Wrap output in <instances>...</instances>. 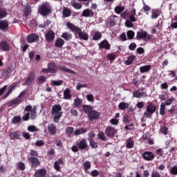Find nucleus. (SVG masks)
<instances>
[{"mask_svg":"<svg viewBox=\"0 0 177 177\" xmlns=\"http://www.w3.org/2000/svg\"><path fill=\"white\" fill-rule=\"evenodd\" d=\"M66 26L72 32L77 34L80 39H82L83 41H88L89 39V35L87 32H82V30L80 27L75 26V25L71 22H67Z\"/></svg>","mask_w":177,"mask_h":177,"instance_id":"f257e3e1","label":"nucleus"},{"mask_svg":"<svg viewBox=\"0 0 177 177\" xmlns=\"http://www.w3.org/2000/svg\"><path fill=\"white\" fill-rule=\"evenodd\" d=\"M47 67H48L50 74H56V73H57V69L58 68L61 71H64L65 73H68L69 74H77V73H75L73 70L68 68L66 66L59 65L57 67V65H56V63H55V62L48 63V65H47Z\"/></svg>","mask_w":177,"mask_h":177,"instance_id":"f03ea898","label":"nucleus"},{"mask_svg":"<svg viewBox=\"0 0 177 177\" xmlns=\"http://www.w3.org/2000/svg\"><path fill=\"white\" fill-rule=\"evenodd\" d=\"M39 153L38 151L30 150L28 155V161L30 164L31 168H38L41 165V161L38 158Z\"/></svg>","mask_w":177,"mask_h":177,"instance_id":"7ed1b4c3","label":"nucleus"},{"mask_svg":"<svg viewBox=\"0 0 177 177\" xmlns=\"http://www.w3.org/2000/svg\"><path fill=\"white\" fill-rule=\"evenodd\" d=\"M62 108L60 104H55L51 109V115L53 117V122L58 124L60 118L63 115Z\"/></svg>","mask_w":177,"mask_h":177,"instance_id":"20e7f679","label":"nucleus"},{"mask_svg":"<svg viewBox=\"0 0 177 177\" xmlns=\"http://www.w3.org/2000/svg\"><path fill=\"white\" fill-rule=\"evenodd\" d=\"M156 111H157V105L149 102L147 106L146 111L143 113L142 121L145 122L146 120H145V118H151L153 117V114H154Z\"/></svg>","mask_w":177,"mask_h":177,"instance_id":"39448f33","label":"nucleus"},{"mask_svg":"<svg viewBox=\"0 0 177 177\" xmlns=\"http://www.w3.org/2000/svg\"><path fill=\"white\" fill-rule=\"evenodd\" d=\"M38 12L41 16H48L50 12H52V8L50 4L48 2H45L39 7Z\"/></svg>","mask_w":177,"mask_h":177,"instance_id":"423d86ee","label":"nucleus"},{"mask_svg":"<svg viewBox=\"0 0 177 177\" xmlns=\"http://www.w3.org/2000/svg\"><path fill=\"white\" fill-rule=\"evenodd\" d=\"M136 39H142V41L147 42L153 39V35L147 34L146 30H140L137 32Z\"/></svg>","mask_w":177,"mask_h":177,"instance_id":"0eeeda50","label":"nucleus"},{"mask_svg":"<svg viewBox=\"0 0 177 177\" xmlns=\"http://www.w3.org/2000/svg\"><path fill=\"white\" fill-rule=\"evenodd\" d=\"M118 20V17L117 15H112L108 17L107 20L106 21V26L109 28L111 27H114L117 24V21Z\"/></svg>","mask_w":177,"mask_h":177,"instance_id":"6e6552de","label":"nucleus"},{"mask_svg":"<svg viewBox=\"0 0 177 177\" xmlns=\"http://www.w3.org/2000/svg\"><path fill=\"white\" fill-rule=\"evenodd\" d=\"M117 132H118V131L111 126H108L105 129V133L108 138H114L117 134Z\"/></svg>","mask_w":177,"mask_h":177,"instance_id":"1a4fd4ad","label":"nucleus"},{"mask_svg":"<svg viewBox=\"0 0 177 177\" xmlns=\"http://www.w3.org/2000/svg\"><path fill=\"white\" fill-rule=\"evenodd\" d=\"M26 41L28 44H34V42H39V36L35 33H31L27 36Z\"/></svg>","mask_w":177,"mask_h":177,"instance_id":"9d476101","label":"nucleus"},{"mask_svg":"<svg viewBox=\"0 0 177 177\" xmlns=\"http://www.w3.org/2000/svg\"><path fill=\"white\" fill-rule=\"evenodd\" d=\"M76 146L78 147L80 150H86L89 146L88 145V141L86 138H82L80 142L76 143Z\"/></svg>","mask_w":177,"mask_h":177,"instance_id":"9b49d317","label":"nucleus"},{"mask_svg":"<svg viewBox=\"0 0 177 177\" xmlns=\"http://www.w3.org/2000/svg\"><path fill=\"white\" fill-rule=\"evenodd\" d=\"M154 153L151 151H145L142 153V158L145 161H153L154 160Z\"/></svg>","mask_w":177,"mask_h":177,"instance_id":"f8f14e48","label":"nucleus"},{"mask_svg":"<svg viewBox=\"0 0 177 177\" xmlns=\"http://www.w3.org/2000/svg\"><path fill=\"white\" fill-rule=\"evenodd\" d=\"M99 117H100V113L96 110L91 111L88 114V118L89 121H93V120H97Z\"/></svg>","mask_w":177,"mask_h":177,"instance_id":"ddd939ff","label":"nucleus"},{"mask_svg":"<svg viewBox=\"0 0 177 177\" xmlns=\"http://www.w3.org/2000/svg\"><path fill=\"white\" fill-rule=\"evenodd\" d=\"M55 32L52 30H50L45 35V38L47 42H53L55 41Z\"/></svg>","mask_w":177,"mask_h":177,"instance_id":"4468645a","label":"nucleus"},{"mask_svg":"<svg viewBox=\"0 0 177 177\" xmlns=\"http://www.w3.org/2000/svg\"><path fill=\"white\" fill-rule=\"evenodd\" d=\"M0 30L3 32H6L9 30V21L8 20L0 21Z\"/></svg>","mask_w":177,"mask_h":177,"instance_id":"2eb2a0df","label":"nucleus"},{"mask_svg":"<svg viewBox=\"0 0 177 177\" xmlns=\"http://www.w3.org/2000/svg\"><path fill=\"white\" fill-rule=\"evenodd\" d=\"M99 49H106V50H110V48H111V45L109 44V41L107 39H104L102 41L99 45Z\"/></svg>","mask_w":177,"mask_h":177,"instance_id":"dca6fc26","label":"nucleus"},{"mask_svg":"<svg viewBox=\"0 0 177 177\" xmlns=\"http://www.w3.org/2000/svg\"><path fill=\"white\" fill-rule=\"evenodd\" d=\"M34 80H35V73H34V72H31L26 77V80L25 81V85L30 86V85H31V84L34 82Z\"/></svg>","mask_w":177,"mask_h":177,"instance_id":"f3484780","label":"nucleus"},{"mask_svg":"<svg viewBox=\"0 0 177 177\" xmlns=\"http://www.w3.org/2000/svg\"><path fill=\"white\" fill-rule=\"evenodd\" d=\"M48 131L50 135H56V133H57V127H56V124H55L54 123H50L48 126Z\"/></svg>","mask_w":177,"mask_h":177,"instance_id":"a211bd4d","label":"nucleus"},{"mask_svg":"<svg viewBox=\"0 0 177 177\" xmlns=\"http://www.w3.org/2000/svg\"><path fill=\"white\" fill-rule=\"evenodd\" d=\"M0 50L3 52H9L10 50V46L6 41H2L0 42Z\"/></svg>","mask_w":177,"mask_h":177,"instance_id":"6ab92c4d","label":"nucleus"},{"mask_svg":"<svg viewBox=\"0 0 177 177\" xmlns=\"http://www.w3.org/2000/svg\"><path fill=\"white\" fill-rule=\"evenodd\" d=\"M46 176V169L42 168L37 169L35 174V177H45Z\"/></svg>","mask_w":177,"mask_h":177,"instance_id":"aec40b11","label":"nucleus"},{"mask_svg":"<svg viewBox=\"0 0 177 177\" xmlns=\"http://www.w3.org/2000/svg\"><path fill=\"white\" fill-rule=\"evenodd\" d=\"M23 100L21 99L15 98L7 102V106L8 107H12V106H15V104H20L22 103Z\"/></svg>","mask_w":177,"mask_h":177,"instance_id":"412c9836","label":"nucleus"},{"mask_svg":"<svg viewBox=\"0 0 177 177\" xmlns=\"http://www.w3.org/2000/svg\"><path fill=\"white\" fill-rule=\"evenodd\" d=\"M10 138L12 140H19L20 139V131H12L10 133Z\"/></svg>","mask_w":177,"mask_h":177,"instance_id":"4be33fe9","label":"nucleus"},{"mask_svg":"<svg viewBox=\"0 0 177 177\" xmlns=\"http://www.w3.org/2000/svg\"><path fill=\"white\" fill-rule=\"evenodd\" d=\"M64 45V40L63 39L60 37H58L56 39L55 42V48H59V49H62Z\"/></svg>","mask_w":177,"mask_h":177,"instance_id":"5701e85b","label":"nucleus"},{"mask_svg":"<svg viewBox=\"0 0 177 177\" xmlns=\"http://www.w3.org/2000/svg\"><path fill=\"white\" fill-rule=\"evenodd\" d=\"M86 132H88V129L84 127H81L75 130L73 132V135H75V136H78L79 135L86 133Z\"/></svg>","mask_w":177,"mask_h":177,"instance_id":"b1692460","label":"nucleus"},{"mask_svg":"<svg viewBox=\"0 0 177 177\" xmlns=\"http://www.w3.org/2000/svg\"><path fill=\"white\" fill-rule=\"evenodd\" d=\"M94 15L95 12H93L92 10H90L89 8L84 10L82 13V17H89V16H94Z\"/></svg>","mask_w":177,"mask_h":177,"instance_id":"393cba45","label":"nucleus"},{"mask_svg":"<svg viewBox=\"0 0 177 177\" xmlns=\"http://www.w3.org/2000/svg\"><path fill=\"white\" fill-rule=\"evenodd\" d=\"M151 70V65H145L140 67V73L145 74V73H149Z\"/></svg>","mask_w":177,"mask_h":177,"instance_id":"a878e982","label":"nucleus"},{"mask_svg":"<svg viewBox=\"0 0 177 177\" xmlns=\"http://www.w3.org/2000/svg\"><path fill=\"white\" fill-rule=\"evenodd\" d=\"M71 91L68 88H66L64 91V99H65L66 100H71Z\"/></svg>","mask_w":177,"mask_h":177,"instance_id":"bb28decb","label":"nucleus"},{"mask_svg":"<svg viewBox=\"0 0 177 177\" xmlns=\"http://www.w3.org/2000/svg\"><path fill=\"white\" fill-rule=\"evenodd\" d=\"M133 146H135V141L133 139H132V138H128L126 142V148L133 149Z\"/></svg>","mask_w":177,"mask_h":177,"instance_id":"cd10ccee","label":"nucleus"},{"mask_svg":"<svg viewBox=\"0 0 177 177\" xmlns=\"http://www.w3.org/2000/svg\"><path fill=\"white\" fill-rule=\"evenodd\" d=\"M160 15H161V11H160V10L158 9H153L151 10V19H157Z\"/></svg>","mask_w":177,"mask_h":177,"instance_id":"c85d7f7f","label":"nucleus"},{"mask_svg":"<svg viewBox=\"0 0 177 177\" xmlns=\"http://www.w3.org/2000/svg\"><path fill=\"white\" fill-rule=\"evenodd\" d=\"M71 10L70 8H68L67 7H64L62 10V15L64 17H70L71 16Z\"/></svg>","mask_w":177,"mask_h":177,"instance_id":"c756f323","label":"nucleus"},{"mask_svg":"<svg viewBox=\"0 0 177 177\" xmlns=\"http://www.w3.org/2000/svg\"><path fill=\"white\" fill-rule=\"evenodd\" d=\"M60 164H63V159L59 158L54 162V168L57 171H60Z\"/></svg>","mask_w":177,"mask_h":177,"instance_id":"7c9ffc66","label":"nucleus"},{"mask_svg":"<svg viewBox=\"0 0 177 177\" xmlns=\"http://www.w3.org/2000/svg\"><path fill=\"white\" fill-rule=\"evenodd\" d=\"M62 38L65 39V41H70L73 38V35L70 34L68 32H64L62 33Z\"/></svg>","mask_w":177,"mask_h":177,"instance_id":"2f4dec72","label":"nucleus"},{"mask_svg":"<svg viewBox=\"0 0 177 177\" xmlns=\"http://www.w3.org/2000/svg\"><path fill=\"white\" fill-rule=\"evenodd\" d=\"M31 12H32L31 6L28 5L25 6L24 9V13L25 17H28L30 15Z\"/></svg>","mask_w":177,"mask_h":177,"instance_id":"473e14b6","label":"nucleus"},{"mask_svg":"<svg viewBox=\"0 0 177 177\" xmlns=\"http://www.w3.org/2000/svg\"><path fill=\"white\" fill-rule=\"evenodd\" d=\"M135 59H136V56L135 55H130L127 60H126L125 62V64L127 66H131V64H132L135 60Z\"/></svg>","mask_w":177,"mask_h":177,"instance_id":"72a5a7b5","label":"nucleus"},{"mask_svg":"<svg viewBox=\"0 0 177 177\" xmlns=\"http://www.w3.org/2000/svg\"><path fill=\"white\" fill-rule=\"evenodd\" d=\"M10 73H12V69L10 68V67H8V68L4 69L1 72V75H2V77H3V78H6V77H8V75H9V74H10Z\"/></svg>","mask_w":177,"mask_h":177,"instance_id":"f704fd0d","label":"nucleus"},{"mask_svg":"<svg viewBox=\"0 0 177 177\" xmlns=\"http://www.w3.org/2000/svg\"><path fill=\"white\" fill-rule=\"evenodd\" d=\"M98 139L102 140V142H106L107 140V138H106V134L103 131H99L97 133Z\"/></svg>","mask_w":177,"mask_h":177,"instance_id":"c9c22d12","label":"nucleus"},{"mask_svg":"<svg viewBox=\"0 0 177 177\" xmlns=\"http://www.w3.org/2000/svg\"><path fill=\"white\" fill-rule=\"evenodd\" d=\"M65 132L67 136H71L73 133H74V127H68L65 129Z\"/></svg>","mask_w":177,"mask_h":177,"instance_id":"e433bc0d","label":"nucleus"},{"mask_svg":"<svg viewBox=\"0 0 177 177\" xmlns=\"http://www.w3.org/2000/svg\"><path fill=\"white\" fill-rule=\"evenodd\" d=\"M6 16H8V12H6V9L0 7V20L1 19H5Z\"/></svg>","mask_w":177,"mask_h":177,"instance_id":"4c0bfd02","label":"nucleus"},{"mask_svg":"<svg viewBox=\"0 0 177 177\" xmlns=\"http://www.w3.org/2000/svg\"><path fill=\"white\" fill-rule=\"evenodd\" d=\"M82 109L84 111L85 114H89L92 111V106L90 105H83Z\"/></svg>","mask_w":177,"mask_h":177,"instance_id":"58836bf2","label":"nucleus"},{"mask_svg":"<svg viewBox=\"0 0 177 177\" xmlns=\"http://www.w3.org/2000/svg\"><path fill=\"white\" fill-rule=\"evenodd\" d=\"M82 104V100L80 97H77L74 100L73 106L74 107H80Z\"/></svg>","mask_w":177,"mask_h":177,"instance_id":"ea45409f","label":"nucleus"},{"mask_svg":"<svg viewBox=\"0 0 177 177\" xmlns=\"http://www.w3.org/2000/svg\"><path fill=\"white\" fill-rule=\"evenodd\" d=\"M91 167H92V165L91 164L90 161H85L83 163V167L85 172H86V171H88V169H91Z\"/></svg>","mask_w":177,"mask_h":177,"instance_id":"a19ab883","label":"nucleus"},{"mask_svg":"<svg viewBox=\"0 0 177 177\" xmlns=\"http://www.w3.org/2000/svg\"><path fill=\"white\" fill-rule=\"evenodd\" d=\"M129 107V104L127 102H120L118 105L120 110H127Z\"/></svg>","mask_w":177,"mask_h":177,"instance_id":"79ce46f5","label":"nucleus"},{"mask_svg":"<svg viewBox=\"0 0 177 177\" xmlns=\"http://www.w3.org/2000/svg\"><path fill=\"white\" fill-rule=\"evenodd\" d=\"M71 3L73 8H74V9L80 10L82 8V4L80 3H77L75 1H71Z\"/></svg>","mask_w":177,"mask_h":177,"instance_id":"37998d69","label":"nucleus"},{"mask_svg":"<svg viewBox=\"0 0 177 177\" xmlns=\"http://www.w3.org/2000/svg\"><path fill=\"white\" fill-rule=\"evenodd\" d=\"M88 142L91 149H97L98 144L93 139H91L90 140H88Z\"/></svg>","mask_w":177,"mask_h":177,"instance_id":"c03bdc74","label":"nucleus"},{"mask_svg":"<svg viewBox=\"0 0 177 177\" xmlns=\"http://www.w3.org/2000/svg\"><path fill=\"white\" fill-rule=\"evenodd\" d=\"M124 10L125 7L118 6L115 8V13H117V15H120V13L124 12Z\"/></svg>","mask_w":177,"mask_h":177,"instance_id":"a18cd8bd","label":"nucleus"},{"mask_svg":"<svg viewBox=\"0 0 177 177\" xmlns=\"http://www.w3.org/2000/svg\"><path fill=\"white\" fill-rule=\"evenodd\" d=\"M102 33H100V32H95L94 33V35L93 36V39L94 41H99V39H102Z\"/></svg>","mask_w":177,"mask_h":177,"instance_id":"49530a36","label":"nucleus"},{"mask_svg":"<svg viewBox=\"0 0 177 177\" xmlns=\"http://www.w3.org/2000/svg\"><path fill=\"white\" fill-rule=\"evenodd\" d=\"M12 124H19V122H21V117L20 116H15L12 120Z\"/></svg>","mask_w":177,"mask_h":177,"instance_id":"de8ad7c7","label":"nucleus"},{"mask_svg":"<svg viewBox=\"0 0 177 177\" xmlns=\"http://www.w3.org/2000/svg\"><path fill=\"white\" fill-rule=\"evenodd\" d=\"M128 39H133L135 38V32L133 30H129L127 32Z\"/></svg>","mask_w":177,"mask_h":177,"instance_id":"09e8293b","label":"nucleus"},{"mask_svg":"<svg viewBox=\"0 0 177 177\" xmlns=\"http://www.w3.org/2000/svg\"><path fill=\"white\" fill-rule=\"evenodd\" d=\"M160 132L162 135H168V127L167 126H162L160 129Z\"/></svg>","mask_w":177,"mask_h":177,"instance_id":"8fccbe9b","label":"nucleus"},{"mask_svg":"<svg viewBox=\"0 0 177 177\" xmlns=\"http://www.w3.org/2000/svg\"><path fill=\"white\" fill-rule=\"evenodd\" d=\"M160 115H165V104L164 102H162L160 104Z\"/></svg>","mask_w":177,"mask_h":177,"instance_id":"3c124183","label":"nucleus"},{"mask_svg":"<svg viewBox=\"0 0 177 177\" xmlns=\"http://www.w3.org/2000/svg\"><path fill=\"white\" fill-rule=\"evenodd\" d=\"M46 82V77L45 75H41L38 77L37 82L38 84H44Z\"/></svg>","mask_w":177,"mask_h":177,"instance_id":"603ef678","label":"nucleus"},{"mask_svg":"<svg viewBox=\"0 0 177 177\" xmlns=\"http://www.w3.org/2000/svg\"><path fill=\"white\" fill-rule=\"evenodd\" d=\"M28 131H29V132H38V131H39V129L37 128V127L34 125H32L28 127Z\"/></svg>","mask_w":177,"mask_h":177,"instance_id":"864d4df0","label":"nucleus"},{"mask_svg":"<svg viewBox=\"0 0 177 177\" xmlns=\"http://www.w3.org/2000/svg\"><path fill=\"white\" fill-rule=\"evenodd\" d=\"M143 7L142 9L144 12H150L151 10V8L146 4L145 1L142 0Z\"/></svg>","mask_w":177,"mask_h":177,"instance_id":"5fc2aeb1","label":"nucleus"},{"mask_svg":"<svg viewBox=\"0 0 177 177\" xmlns=\"http://www.w3.org/2000/svg\"><path fill=\"white\" fill-rule=\"evenodd\" d=\"M17 167L20 171H24V169H26V164L23 162H18Z\"/></svg>","mask_w":177,"mask_h":177,"instance_id":"6e6d98bb","label":"nucleus"},{"mask_svg":"<svg viewBox=\"0 0 177 177\" xmlns=\"http://www.w3.org/2000/svg\"><path fill=\"white\" fill-rule=\"evenodd\" d=\"M175 102V98L171 97L168 100H167L165 102V106H171V103H174Z\"/></svg>","mask_w":177,"mask_h":177,"instance_id":"4d7b16f0","label":"nucleus"},{"mask_svg":"<svg viewBox=\"0 0 177 177\" xmlns=\"http://www.w3.org/2000/svg\"><path fill=\"white\" fill-rule=\"evenodd\" d=\"M35 146H37V147H42V146L45 145V142H44V140H38L37 141L35 142Z\"/></svg>","mask_w":177,"mask_h":177,"instance_id":"13d9d810","label":"nucleus"},{"mask_svg":"<svg viewBox=\"0 0 177 177\" xmlns=\"http://www.w3.org/2000/svg\"><path fill=\"white\" fill-rule=\"evenodd\" d=\"M125 26L129 28H132V27H133V22L132 21H130L129 19H127L125 21Z\"/></svg>","mask_w":177,"mask_h":177,"instance_id":"bf43d9fd","label":"nucleus"},{"mask_svg":"<svg viewBox=\"0 0 177 177\" xmlns=\"http://www.w3.org/2000/svg\"><path fill=\"white\" fill-rule=\"evenodd\" d=\"M133 97H137V99H140V91L136 90L133 92Z\"/></svg>","mask_w":177,"mask_h":177,"instance_id":"052dcab7","label":"nucleus"},{"mask_svg":"<svg viewBox=\"0 0 177 177\" xmlns=\"http://www.w3.org/2000/svg\"><path fill=\"white\" fill-rule=\"evenodd\" d=\"M159 99L162 102H164V100H166V99H168V94H167V93H165L163 94L160 95H159Z\"/></svg>","mask_w":177,"mask_h":177,"instance_id":"680f3d73","label":"nucleus"},{"mask_svg":"<svg viewBox=\"0 0 177 177\" xmlns=\"http://www.w3.org/2000/svg\"><path fill=\"white\" fill-rule=\"evenodd\" d=\"M110 122L112 125H115V126H117L118 125V124L120 123V120L118 119H116V118H112L111 120H110Z\"/></svg>","mask_w":177,"mask_h":177,"instance_id":"e2e57ef3","label":"nucleus"},{"mask_svg":"<svg viewBox=\"0 0 177 177\" xmlns=\"http://www.w3.org/2000/svg\"><path fill=\"white\" fill-rule=\"evenodd\" d=\"M151 177H161V175L158 171L153 170L151 174Z\"/></svg>","mask_w":177,"mask_h":177,"instance_id":"0e129e2a","label":"nucleus"},{"mask_svg":"<svg viewBox=\"0 0 177 177\" xmlns=\"http://www.w3.org/2000/svg\"><path fill=\"white\" fill-rule=\"evenodd\" d=\"M90 175L91 176H93V177L99 176V171H97V169H94L91 171Z\"/></svg>","mask_w":177,"mask_h":177,"instance_id":"69168bd1","label":"nucleus"},{"mask_svg":"<svg viewBox=\"0 0 177 177\" xmlns=\"http://www.w3.org/2000/svg\"><path fill=\"white\" fill-rule=\"evenodd\" d=\"M107 57H108L109 60H111V62L115 60V58H116L115 55H114L113 53L108 54Z\"/></svg>","mask_w":177,"mask_h":177,"instance_id":"338daca9","label":"nucleus"},{"mask_svg":"<svg viewBox=\"0 0 177 177\" xmlns=\"http://www.w3.org/2000/svg\"><path fill=\"white\" fill-rule=\"evenodd\" d=\"M171 175H177V166H174L170 170Z\"/></svg>","mask_w":177,"mask_h":177,"instance_id":"774afa93","label":"nucleus"}]
</instances>
